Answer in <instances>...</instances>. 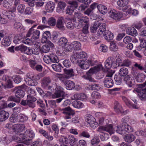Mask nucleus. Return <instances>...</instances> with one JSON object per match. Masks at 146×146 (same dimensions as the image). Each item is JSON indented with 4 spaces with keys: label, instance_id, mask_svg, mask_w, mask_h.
Masks as SVG:
<instances>
[{
    "label": "nucleus",
    "instance_id": "obj_1",
    "mask_svg": "<svg viewBox=\"0 0 146 146\" xmlns=\"http://www.w3.org/2000/svg\"><path fill=\"white\" fill-rule=\"evenodd\" d=\"M27 92L28 94L27 96V100H22L20 104L24 106H28L30 108H33L35 106V102L37 100L36 98L34 97L35 95V92L34 90L28 88Z\"/></svg>",
    "mask_w": 146,
    "mask_h": 146
},
{
    "label": "nucleus",
    "instance_id": "obj_2",
    "mask_svg": "<svg viewBox=\"0 0 146 146\" xmlns=\"http://www.w3.org/2000/svg\"><path fill=\"white\" fill-rule=\"evenodd\" d=\"M98 34L99 36L103 35L105 36V38L108 40H112L113 38V35L112 33L109 31H106L105 23L101 25L98 31Z\"/></svg>",
    "mask_w": 146,
    "mask_h": 146
},
{
    "label": "nucleus",
    "instance_id": "obj_3",
    "mask_svg": "<svg viewBox=\"0 0 146 146\" xmlns=\"http://www.w3.org/2000/svg\"><path fill=\"white\" fill-rule=\"evenodd\" d=\"M100 69V66L99 65H97L91 68L90 70L86 72V75L82 76L84 79L88 80L90 82H95V81L92 78L91 76L94 74L97 73Z\"/></svg>",
    "mask_w": 146,
    "mask_h": 146
},
{
    "label": "nucleus",
    "instance_id": "obj_4",
    "mask_svg": "<svg viewBox=\"0 0 146 146\" xmlns=\"http://www.w3.org/2000/svg\"><path fill=\"white\" fill-rule=\"evenodd\" d=\"M122 123L121 126H117L116 132L121 134H124L126 133L133 132V129L130 126L124 122Z\"/></svg>",
    "mask_w": 146,
    "mask_h": 146
},
{
    "label": "nucleus",
    "instance_id": "obj_5",
    "mask_svg": "<svg viewBox=\"0 0 146 146\" xmlns=\"http://www.w3.org/2000/svg\"><path fill=\"white\" fill-rule=\"evenodd\" d=\"M146 85V81L143 84H138L139 87L142 88L138 92V96L141 100L146 99V87L143 88Z\"/></svg>",
    "mask_w": 146,
    "mask_h": 146
},
{
    "label": "nucleus",
    "instance_id": "obj_6",
    "mask_svg": "<svg viewBox=\"0 0 146 146\" xmlns=\"http://www.w3.org/2000/svg\"><path fill=\"white\" fill-rule=\"evenodd\" d=\"M73 48H74V53L75 55H85L87 53L84 52H81L80 50L81 44L79 42L74 41L72 43Z\"/></svg>",
    "mask_w": 146,
    "mask_h": 146
},
{
    "label": "nucleus",
    "instance_id": "obj_7",
    "mask_svg": "<svg viewBox=\"0 0 146 146\" xmlns=\"http://www.w3.org/2000/svg\"><path fill=\"white\" fill-rule=\"evenodd\" d=\"M113 74L112 73L108 74L104 80V85L105 87L107 88L112 87L113 85V82L111 78Z\"/></svg>",
    "mask_w": 146,
    "mask_h": 146
},
{
    "label": "nucleus",
    "instance_id": "obj_8",
    "mask_svg": "<svg viewBox=\"0 0 146 146\" xmlns=\"http://www.w3.org/2000/svg\"><path fill=\"white\" fill-rule=\"evenodd\" d=\"M115 57H110L106 60L105 62V67L106 69H109L111 67L114 68H116L117 67V64L115 63Z\"/></svg>",
    "mask_w": 146,
    "mask_h": 146
},
{
    "label": "nucleus",
    "instance_id": "obj_9",
    "mask_svg": "<svg viewBox=\"0 0 146 146\" xmlns=\"http://www.w3.org/2000/svg\"><path fill=\"white\" fill-rule=\"evenodd\" d=\"M62 113L66 114L64 117L65 119L71 118L70 115L73 116L75 114L74 111L69 106H68L61 109Z\"/></svg>",
    "mask_w": 146,
    "mask_h": 146
},
{
    "label": "nucleus",
    "instance_id": "obj_10",
    "mask_svg": "<svg viewBox=\"0 0 146 146\" xmlns=\"http://www.w3.org/2000/svg\"><path fill=\"white\" fill-rule=\"evenodd\" d=\"M109 14L111 18L117 21H119L120 19L123 17V15L121 13L117 12L114 9L110 11Z\"/></svg>",
    "mask_w": 146,
    "mask_h": 146
},
{
    "label": "nucleus",
    "instance_id": "obj_11",
    "mask_svg": "<svg viewBox=\"0 0 146 146\" xmlns=\"http://www.w3.org/2000/svg\"><path fill=\"white\" fill-rule=\"evenodd\" d=\"M97 131L102 133H103L104 131H106L110 135L114 133V130L111 125H110L105 127H100L98 129Z\"/></svg>",
    "mask_w": 146,
    "mask_h": 146
},
{
    "label": "nucleus",
    "instance_id": "obj_12",
    "mask_svg": "<svg viewBox=\"0 0 146 146\" xmlns=\"http://www.w3.org/2000/svg\"><path fill=\"white\" fill-rule=\"evenodd\" d=\"M122 78L123 81L129 87H132L134 85L135 82V79L131 75H127Z\"/></svg>",
    "mask_w": 146,
    "mask_h": 146
},
{
    "label": "nucleus",
    "instance_id": "obj_13",
    "mask_svg": "<svg viewBox=\"0 0 146 146\" xmlns=\"http://www.w3.org/2000/svg\"><path fill=\"white\" fill-rule=\"evenodd\" d=\"M66 95L64 92H55L52 95V97L53 98H60L56 100V102L59 103L63 100L65 99Z\"/></svg>",
    "mask_w": 146,
    "mask_h": 146
},
{
    "label": "nucleus",
    "instance_id": "obj_14",
    "mask_svg": "<svg viewBox=\"0 0 146 146\" xmlns=\"http://www.w3.org/2000/svg\"><path fill=\"white\" fill-rule=\"evenodd\" d=\"M36 79V77L35 76L29 75L28 78H26L25 81L27 84L31 86H35L38 84Z\"/></svg>",
    "mask_w": 146,
    "mask_h": 146
},
{
    "label": "nucleus",
    "instance_id": "obj_15",
    "mask_svg": "<svg viewBox=\"0 0 146 146\" xmlns=\"http://www.w3.org/2000/svg\"><path fill=\"white\" fill-rule=\"evenodd\" d=\"M25 128V126L23 124H16L13 125L12 130L16 134H17L23 131Z\"/></svg>",
    "mask_w": 146,
    "mask_h": 146
},
{
    "label": "nucleus",
    "instance_id": "obj_16",
    "mask_svg": "<svg viewBox=\"0 0 146 146\" xmlns=\"http://www.w3.org/2000/svg\"><path fill=\"white\" fill-rule=\"evenodd\" d=\"M89 18L86 16H83L80 20L78 22V25L80 27L84 26L89 25Z\"/></svg>",
    "mask_w": 146,
    "mask_h": 146
},
{
    "label": "nucleus",
    "instance_id": "obj_17",
    "mask_svg": "<svg viewBox=\"0 0 146 146\" xmlns=\"http://www.w3.org/2000/svg\"><path fill=\"white\" fill-rule=\"evenodd\" d=\"M114 108L115 111L118 113H121L125 115L127 113L126 112L123 111L122 107L117 102H115Z\"/></svg>",
    "mask_w": 146,
    "mask_h": 146
},
{
    "label": "nucleus",
    "instance_id": "obj_18",
    "mask_svg": "<svg viewBox=\"0 0 146 146\" xmlns=\"http://www.w3.org/2000/svg\"><path fill=\"white\" fill-rule=\"evenodd\" d=\"M67 20H68V18H64L62 17L59 18L57 21L56 26L59 29H63L64 28V23L67 22Z\"/></svg>",
    "mask_w": 146,
    "mask_h": 146
},
{
    "label": "nucleus",
    "instance_id": "obj_19",
    "mask_svg": "<svg viewBox=\"0 0 146 146\" xmlns=\"http://www.w3.org/2000/svg\"><path fill=\"white\" fill-rule=\"evenodd\" d=\"M3 80L6 82V84H3V88H11L13 87L12 81L10 80L8 76H4L3 77Z\"/></svg>",
    "mask_w": 146,
    "mask_h": 146
},
{
    "label": "nucleus",
    "instance_id": "obj_20",
    "mask_svg": "<svg viewBox=\"0 0 146 146\" xmlns=\"http://www.w3.org/2000/svg\"><path fill=\"white\" fill-rule=\"evenodd\" d=\"M95 119L92 116L90 117L87 116L86 117V121L89 124L90 126L92 127H96L95 125L97 124V123L95 122Z\"/></svg>",
    "mask_w": 146,
    "mask_h": 146
},
{
    "label": "nucleus",
    "instance_id": "obj_21",
    "mask_svg": "<svg viewBox=\"0 0 146 146\" xmlns=\"http://www.w3.org/2000/svg\"><path fill=\"white\" fill-rule=\"evenodd\" d=\"M15 91V96L18 99L23 98L25 95V92L21 89H18V88L15 87L13 91Z\"/></svg>",
    "mask_w": 146,
    "mask_h": 146
},
{
    "label": "nucleus",
    "instance_id": "obj_22",
    "mask_svg": "<svg viewBox=\"0 0 146 146\" xmlns=\"http://www.w3.org/2000/svg\"><path fill=\"white\" fill-rule=\"evenodd\" d=\"M79 62L78 65L80 68L84 70L88 69L90 66V64L89 62L86 61L81 60Z\"/></svg>",
    "mask_w": 146,
    "mask_h": 146
},
{
    "label": "nucleus",
    "instance_id": "obj_23",
    "mask_svg": "<svg viewBox=\"0 0 146 146\" xmlns=\"http://www.w3.org/2000/svg\"><path fill=\"white\" fill-rule=\"evenodd\" d=\"M55 4L54 2L52 1L48 2L45 7V9L48 12H52L55 8Z\"/></svg>",
    "mask_w": 146,
    "mask_h": 146
},
{
    "label": "nucleus",
    "instance_id": "obj_24",
    "mask_svg": "<svg viewBox=\"0 0 146 146\" xmlns=\"http://www.w3.org/2000/svg\"><path fill=\"white\" fill-rule=\"evenodd\" d=\"M9 116V113L8 112L1 110L0 112V122H2L7 119Z\"/></svg>",
    "mask_w": 146,
    "mask_h": 146
},
{
    "label": "nucleus",
    "instance_id": "obj_25",
    "mask_svg": "<svg viewBox=\"0 0 146 146\" xmlns=\"http://www.w3.org/2000/svg\"><path fill=\"white\" fill-rule=\"evenodd\" d=\"M40 34V32L38 31H32L31 33L29 34V36L28 35V33L27 34L26 36L27 37H29L30 36H31V39H33L35 40L39 38Z\"/></svg>",
    "mask_w": 146,
    "mask_h": 146
},
{
    "label": "nucleus",
    "instance_id": "obj_26",
    "mask_svg": "<svg viewBox=\"0 0 146 146\" xmlns=\"http://www.w3.org/2000/svg\"><path fill=\"white\" fill-rule=\"evenodd\" d=\"M51 82L50 78L48 77H45L41 80V86L44 88H46Z\"/></svg>",
    "mask_w": 146,
    "mask_h": 146
},
{
    "label": "nucleus",
    "instance_id": "obj_27",
    "mask_svg": "<svg viewBox=\"0 0 146 146\" xmlns=\"http://www.w3.org/2000/svg\"><path fill=\"white\" fill-rule=\"evenodd\" d=\"M126 32L127 34L133 36H135L137 35L136 30L133 27H128L127 29Z\"/></svg>",
    "mask_w": 146,
    "mask_h": 146
},
{
    "label": "nucleus",
    "instance_id": "obj_28",
    "mask_svg": "<svg viewBox=\"0 0 146 146\" xmlns=\"http://www.w3.org/2000/svg\"><path fill=\"white\" fill-rule=\"evenodd\" d=\"M51 35L49 31L45 32L43 34L41 40L42 43H46L49 38H51Z\"/></svg>",
    "mask_w": 146,
    "mask_h": 146
},
{
    "label": "nucleus",
    "instance_id": "obj_29",
    "mask_svg": "<svg viewBox=\"0 0 146 146\" xmlns=\"http://www.w3.org/2000/svg\"><path fill=\"white\" fill-rule=\"evenodd\" d=\"M66 5V3L64 2L59 1L58 3L57 7L56 9V11L59 12L63 11Z\"/></svg>",
    "mask_w": 146,
    "mask_h": 146
},
{
    "label": "nucleus",
    "instance_id": "obj_30",
    "mask_svg": "<svg viewBox=\"0 0 146 146\" xmlns=\"http://www.w3.org/2000/svg\"><path fill=\"white\" fill-rule=\"evenodd\" d=\"M68 40L66 37H62L59 38L57 43L62 48L66 46V45L68 43Z\"/></svg>",
    "mask_w": 146,
    "mask_h": 146
},
{
    "label": "nucleus",
    "instance_id": "obj_31",
    "mask_svg": "<svg viewBox=\"0 0 146 146\" xmlns=\"http://www.w3.org/2000/svg\"><path fill=\"white\" fill-rule=\"evenodd\" d=\"M65 85L66 89L69 90H72L75 87V83L70 80H66Z\"/></svg>",
    "mask_w": 146,
    "mask_h": 146
},
{
    "label": "nucleus",
    "instance_id": "obj_32",
    "mask_svg": "<svg viewBox=\"0 0 146 146\" xmlns=\"http://www.w3.org/2000/svg\"><path fill=\"white\" fill-rule=\"evenodd\" d=\"M101 23L98 21L95 22L93 25L91 26L90 27L91 32L92 33H95L96 31L98 28L101 26Z\"/></svg>",
    "mask_w": 146,
    "mask_h": 146
},
{
    "label": "nucleus",
    "instance_id": "obj_33",
    "mask_svg": "<svg viewBox=\"0 0 146 146\" xmlns=\"http://www.w3.org/2000/svg\"><path fill=\"white\" fill-rule=\"evenodd\" d=\"M135 139V137L132 134H128L125 135V139L126 142L130 143L133 141Z\"/></svg>",
    "mask_w": 146,
    "mask_h": 146
},
{
    "label": "nucleus",
    "instance_id": "obj_34",
    "mask_svg": "<svg viewBox=\"0 0 146 146\" xmlns=\"http://www.w3.org/2000/svg\"><path fill=\"white\" fill-rule=\"evenodd\" d=\"M129 2V0H119L117 4L119 7L123 8L126 7Z\"/></svg>",
    "mask_w": 146,
    "mask_h": 146
},
{
    "label": "nucleus",
    "instance_id": "obj_35",
    "mask_svg": "<svg viewBox=\"0 0 146 146\" xmlns=\"http://www.w3.org/2000/svg\"><path fill=\"white\" fill-rule=\"evenodd\" d=\"M64 72L66 75V77H65L66 78H69L74 76L73 70L72 69H65L64 70Z\"/></svg>",
    "mask_w": 146,
    "mask_h": 146
},
{
    "label": "nucleus",
    "instance_id": "obj_36",
    "mask_svg": "<svg viewBox=\"0 0 146 146\" xmlns=\"http://www.w3.org/2000/svg\"><path fill=\"white\" fill-rule=\"evenodd\" d=\"M128 70L127 68L123 67L121 68L119 70V74L121 76L124 78L128 75Z\"/></svg>",
    "mask_w": 146,
    "mask_h": 146
},
{
    "label": "nucleus",
    "instance_id": "obj_37",
    "mask_svg": "<svg viewBox=\"0 0 146 146\" xmlns=\"http://www.w3.org/2000/svg\"><path fill=\"white\" fill-rule=\"evenodd\" d=\"M27 48L25 46L21 45L19 46L15 47L14 49L16 51L20 50L21 52L25 54V52L27 51Z\"/></svg>",
    "mask_w": 146,
    "mask_h": 146
},
{
    "label": "nucleus",
    "instance_id": "obj_38",
    "mask_svg": "<svg viewBox=\"0 0 146 146\" xmlns=\"http://www.w3.org/2000/svg\"><path fill=\"white\" fill-rule=\"evenodd\" d=\"M98 9L99 11L103 15L105 14L108 11L107 7L102 5H98Z\"/></svg>",
    "mask_w": 146,
    "mask_h": 146
},
{
    "label": "nucleus",
    "instance_id": "obj_39",
    "mask_svg": "<svg viewBox=\"0 0 146 146\" xmlns=\"http://www.w3.org/2000/svg\"><path fill=\"white\" fill-rule=\"evenodd\" d=\"M1 43L2 45L4 46H9L11 43V41L9 37L7 36L4 37L2 40Z\"/></svg>",
    "mask_w": 146,
    "mask_h": 146
},
{
    "label": "nucleus",
    "instance_id": "obj_40",
    "mask_svg": "<svg viewBox=\"0 0 146 146\" xmlns=\"http://www.w3.org/2000/svg\"><path fill=\"white\" fill-rule=\"evenodd\" d=\"M81 56L80 55H72L70 58L71 62L74 64L79 62V59H80Z\"/></svg>",
    "mask_w": 146,
    "mask_h": 146
},
{
    "label": "nucleus",
    "instance_id": "obj_41",
    "mask_svg": "<svg viewBox=\"0 0 146 146\" xmlns=\"http://www.w3.org/2000/svg\"><path fill=\"white\" fill-rule=\"evenodd\" d=\"M72 106L74 108H82L83 106V104L81 102L78 101H75L72 103Z\"/></svg>",
    "mask_w": 146,
    "mask_h": 146
},
{
    "label": "nucleus",
    "instance_id": "obj_42",
    "mask_svg": "<svg viewBox=\"0 0 146 146\" xmlns=\"http://www.w3.org/2000/svg\"><path fill=\"white\" fill-rule=\"evenodd\" d=\"M68 3L69 4V6L74 9H76L78 7V3L76 1L72 0L69 1Z\"/></svg>",
    "mask_w": 146,
    "mask_h": 146
},
{
    "label": "nucleus",
    "instance_id": "obj_43",
    "mask_svg": "<svg viewBox=\"0 0 146 146\" xmlns=\"http://www.w3.org/2000/svg\"><path fill=\"white\" fill-rule=\"evenodd\" d=\"M25 135H26L27 138L29 137L30 139L33 138L35 136V134L32 130H28L25 132Z\"/></svg>",
    "mask_w": 146,
    "mask_h": 146
},
{
    "label": "nucleus",
    "instance_id": "obj_44",
    "mask_svg": "<svg viewBox=\"0 0 146 146\" xmlns=\"http://www.w3.org/2000/svg\"><path fill=\"white\" fill-rule=\"evenodd\" d=\"M52 67L53 69L55 71L57 72H60L61 71V66L60 64H53Z\"/></svg>",
    "mask_w": 146,
    "mask_h": 146
},
{
    "label": "nucleus",
    "instance_id": "obj_45",
    "mask_svg": "<svg viewBox=\"0 0 146 146\" xmlns=\"http://www.w3.org/2000/svg\"><path fill=\"white\" fill-rule=\"evenodd\" d=\"M58 35V34L56 32H53L51 36V40L53 42H56L59 38Z\"/></svg>",
    "mask_w": 146,
    "mask_h": 146
},
{
    "label": "nucleus",
    "instance_id": "obj_46",
    "mask_svg": "<svg viewBox=\"0 0 146 146\" xmlns=\"http://www.w3.org/2000/svg\"><path fill=\"white\" fill-rule=\"evenodd\" d=\"M10 140H8L7 137H4L0 138V142L2 145H7L9 143Z\"/></svg>",
    "mask_w": 146,
    "mask_h": 146
},
{
    "label": "nucleus",
    "instance_id": "obj_47",
    "mask_svg": "<svg viewBox=\"0 0 146 146\" xmlns=\"http://www.w3.org/2000/svg\"><path fill=\"white\" fill-rule=\"evenodd\" d=\"M25 54L27 55H31V54H34L35 55H38V53L37 52H36L35 49H31L29 48H27V51L25 52Z\"/></svg>",
    "mask_w": 146,
    "mask_h": 146
},
{
    "label": "nucleus",
    "instance_id": "obj_48",
    "mask_svg": "<svg viewBox=\"0 0 146 146\" xmlns=\"http://www.w3.org/2000/svg\"><path fill=\"white\" fill-rule=\"evenodd\" d=\"M100 142L99 137L97 136H95L91 141V144L92 145H96L98 144Z\"/></svg>",
    "mask_w": 146,
    "mask_h": 146
},
{
    "label": "nucleus",
    "instance_id": "obj_49",
    "mask_svg": "<svg viewBox=\"0 0 146 146\" xmlns=\"http://www.w3.org/2000/svg\"><path fill=\"white\" fill-rule=\"evenodd\" d=\"M68 141H69V143H70V145L73 144L78 141L77 139L75 138L72 135H69L68 137Z\"/></svg>",
    "mask_w": 146,
    "mask_h": 146
},
{
    "label": "nucleus",
    "instance_id": "obj_50",
    "mask_svg": "<svg viewBox=\"0 0 146 146\" xmlns=\"http://www.w3.org/2000/svg\"><path fill=\"white\" fill-rule=\"evenodd\" d=\"M50 49V47L48 45L46 44L43 46L42 48L40 49V50L41 54H42L43 53H47L49 51Z\"/></svg>",
    "mask_w": 146,
    "mask_h": 146
},
{
    "label": "nucleus",
    "instance_id": "obj_51",
    "mask_svg": "<svg viewBox=\"0 0 146 146\" xmlns=\"http://www.w3.org/2000/svg\"><path fill=\"white\" fill-rule=\"evenodd\" d=\"M88 61L91 66L96 65L98 62L96 58L93 57H91Z\"/></svg>",
    "mask_w": 146,
    "mask_h": 146
},
{
    "label": "nucleus",
    "instance_id": "obj_52",
    "mask_svg": "<svg viewBox=\"0 0 146 146\" xmlns=\"http://www.w3.org/2000/svg\"><path fill=\"white\" fill-rule=\"evenodd\" d=\"M56 20L54 17H50L48 20V25L51 26H54L56 25Z\"/></svg>",
    "mask_w": 146,
    "mask_h": 146
},
{
    "label": "nucleus",
    "instance_id": "obj_53",
    "mask_svg": "<svg viewBox=\"0 0 146 146\" xmlns=\"http://www.w3.org/2000/svg\"><path fill=\"white\" fill-rule=\"evenodd\" d=\"M7 100L8 101H13L17 103L19 102L20 101V99H18L17 97L12 96H9Z\"/></svg>",
    "mask_w": 146,
    "mask_h": 146
},
{
    "label": "nucleus",
    "instance_id": "obj_54",
    "mask_svg": "<svg viewBox=\"0 0 146 146\" xmlns=\"http://www.w3.org/2000/svg\"><path fill=\"white\" fill-rule=\"evenodd\" d=\"M22 41L23 40L21 36H15L13 40V42L14 43L17 44L21 43V42H22Z\"/></svg>",
    "mask_w": 146,
    "mask_h": 146
},
{
    "label": "nucleus",
    "instance_id": "obj_55",
    "mask_svg": "<svg viewBox=\"0 0 146 146\" xmlns=\"http://www.w3.org/2000/svg\"><path fill=\"white\" fill-rule=\"evenodd\" d=\"M68 21L66 24V27L69 29H74V25L73 23H72L71 21L69 20V19H68V20H67Z\"/></svg>",
    "mask_w": 146,
    "mask_h": 146
},
{
    "label": "nucleus",
    "instance_id": "obj_56",
    "mask_svg": "<svg viewBox=\"0 0 146 146\" xmlns=\"http://www.w3.org/2000/svg\"><path fill=\"white\" fill-rule=\"evenodd\" d=\"M114 79L116 84L117 85H120L122 82V79L121 77H118L117 76H115Z\"/></svg>",
    "mask_w": 146,
    "mask_h": 146
},
{
    "label": "nucleus",
    "instance_id": "obj_57",
    "mask_svg": "<svg viewBox=\"0 0 146 146\" xmlns=\"http://www.w3.org/2000/svg\"><path fill=\"white\" fill-rule=\"evenodd\" d=\"M65 48V51L67 52H71L72 50L73 47L72 44H67L66 45V46L65 47H63Z\"/></svg>",
    "mask_w": 146,
    "mask_h": 146
},
{
    "label": "nucleus",
    "instance_id": "obj_58",
    "mask_svg": "<svg viewBox=\"0 0 146 146\" xmlns=\"http://www.w3.org/2000/svg\"><path fill=\"white\" fill-rule=\"evenodd\" d=\"M25 7V6L23 4L20 5L17 7V10L19 13H23L24 12Z\"/></svg>",
    "mask_w": 146,
    "mask_h": 146
},
{
    "label": "nucleus",
    "instance_id": "obj_59",
    "mask_svg": "<svg viewBox=\"0 0 146 146\" xmlns=\"http://www.w3.org/2000/svg\"><path fill=\"white\" fill-rule=\"evenodd\" d=\"M110 49L111 51H116L117 50L118 47L115 43L111 42Z\"/></svg>",
    "mask_w": 146,
    "mask_h": 146
},
{
    "label": "nucleus",
    "instance_id": "obj_60",
    "mask_svg": "<svg viewBox=\"0 0 146 146\" xmlns=\"http://www.w3.org/2000/svg\"><path fill=\"white\" fill-rule=\"evenodd\" d=\"M92 97L95 99H99L101 98V96L100 93L98 92L94 91L92 94Z\"/></svg>",
    "mask_w": 146,
    "mask_h": 146
},
{
    "label": "nucleus",
    "instance_id": "obj_61",
    "mask_svg": "<svg viewBox=\"0 0 146 146\" xmlns=\"http://www.w3.org/2000/svg\"><path fill=\"white\" fill-rule=\"evenodd\" d=\"M131 64V62L130 60H125L123 61L122 64H121L120 66L129 67Z\"/></svg>",
    "mask_w": 146,
    "mask_h": 146
},
{
    "label": "nucleus",
    "instance_id": "obj_62",
    "mask_svg": "<svg viewBox=\"0 0 146 146\" xmlns=\"http://www.w3.org/2000/svg\"><path fill=\"white\" fill-rule=\"evenodd\" d=\"M52 129L54 131L56 137H58V134L59 133V129L58 127L56 125H54L52 126Z\"/></svg>",
    "mask_w": 146,
    "mask_h": 146
},
{
    "label": "nucleus",
    "instance_id": "obj_63",
    "mask_svg": "<svg viewBox=\"0 0 146 146\" xmlns=\"http://www.w3.org/2000/svg\"><path fill=\"white\" fill-rule=\"evenodd\" d=\"M10 1V0H4L3 3V7L7 9H9L11 6Z\"/></svg>",
    "mask_w": 146,
    "mask_h": 146
},
{
    "label": "nucleus",
    "instance_id": "obj_64",
    "mask_svg": "<svg viewBox=\"0 0 146 146\" xmlns=\"http://www.w3.org/2000/svg\"><path fill=\"white\" fill-rule=\"evenodd\" d=\"M50 61L53 62L57 63L59 60L56 55H52L50 56Z\"/></svg>",
    "mask_w": 146,
    "mask_h": 146
}]
</instances>
